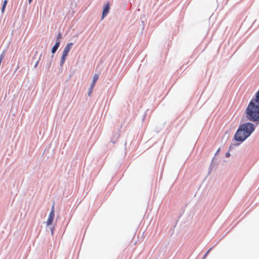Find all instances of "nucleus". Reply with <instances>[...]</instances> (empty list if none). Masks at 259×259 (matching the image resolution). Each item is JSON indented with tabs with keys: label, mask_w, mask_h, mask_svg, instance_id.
I'll use <instances>...</instances> for the list:
<instances>
[{
	"label": "nucleus",
	"mask_w": 259,
	"mask_h": 259,
	"mask_svg": "<svg viewBox=\"0 0 259 259\" xmlns=\"http://www.w3.org/2000/svg\"><path fill=\"white\" fill-rule=\"evenodd\" d=\"M244 113L248 120L259 123V90L256 94L255 98L249 103Z\"/></svg>",
	"instance_id": "f257e3e1"
},
{
	"label": "nucleus",
	"mask_w": 259,
	"mask_h": 259,
	"mask_svg": "<svg viewBox=\"0 0 259 259\" xmlns=\"http://www.w3.org/2000/svg\"><path fill=\"white\" fill-rule=\"evenodd\" d=\"M255 126L251 122H246L240 125L234 135V139L238 142H243L254 131Z\"/></svg>",
	"instance_id": "f03ea898"
},
{
	"label": "nucleus",
	"mask_w": 259,
	"mask_h": 259,
	"mask_svg": "<svg viewBox=\"0 0 259 259\" xmlns=\"http://www.w3.org/2000/svg\"><path fill=\"white\" fill-rule=\"evenodd\" d=\"M73 43L70 42L68 43L66 45L65 47L64 48L63 52L60 61V65L62 66L66 59L67 56L68 55L69 52L71 50L72 47L73 46Z\"/></svg>",
	"instance_id": "7ed1b4c3"
},
{
	"label": "nucleus",
	"mask_w": 259,
	"mask_h": 259,
	"mask_svg": "<svg viewBox=\"0 0 259 259\" xmlns=\"http://www.w3.org/2000/svg\"><path fill=\"white\" fill-rule=\"evenodd\" d=\"M110 10V4L108 2L106 4L105 6H104L102 12V19H103L109 13Z\"/></svg>",
	"instance_id": "20e7f679"
},
{
	"label": "nucleus",
	"mask_w": 259,
	"mask_h": 259,
	"mask_svg": "<svg viewBox=\"0 0 259 259\" xmlns=\"http://www.w3.org/2000/svg\"><path fill=\"white\" fill-rule=\"evenodd\" d=\"M54 217L55 214L50 213L48 219L46 222L47 226H49L52 225Z\"/></svg>",
	"instance_id": "39448f33"
},
{
	"label": "nucleus",
	"mask_w": 259,
	"mask_h": 259,
	"mask_svg": "<svg viewBox=\"0 0 259 259\" xmlns=\"http://www.w3.org/2000/svg\"><path fill=\"white\" fill-rule=\"evenodd\" d=\"M98 78H99L98 75L97 74H95L93 77L92 83L91 84V90H92L93 89V88L94 87V86L95 85V84H96L97 80L98 79Z\"/></svg>",
	"instance_id": "423d86ee"
},
{
	"label": "nucleus",
	"mask_w": 259,
	"mask_h": 259,
	"mask_svg": "<svg viewBox=\"0 0 259 259\" xmlns=\"http://www.w3.org/2000/svg\"><path fill=\"white\" fill-rule=\"evenodd\" d=\"M60 44V41H56L55 46L53 47L52 50V53L53 54L55 53L56 52V51L59 47Z\"/></svg>",
	"instance_id": "0eeeda50"
},
{
	"label": "nucleus",
	"mask_w": 259,
	"mask_h": 259,
	"mask_svg": "<svg viewBox=\"0 0 259 259\" xmlns=\"http://www.w3.org/2000/svg\"><path fill=\"white\" fill-rule=\"evenodd\" d=\"M51 213L55 214V204L53 203L50 212Z\"/></svg>",
	"instance_id": "6e6552de"
},
{
	"label": "nucleus",
	"mask_w": 259,
	"mask_h": 259,
	"mask_svg": "<svg viewBox=\"0 0 259 259\" xmlns=\"http://www.w3.org/2000/svg\"><path fill=\"white\" fill-rule=\"evenodd\" d=\"M61 37H62L61 33H58V34L57 35V36L56 41H60V39L61 38Z\"/></svg>",
	"instance_id": "1a4fd4ad"
},
{
	"label": "nucleus",
	"mask_w": 259,
	"mask_h": 259,
	"mask_svg": "<svg viewBox=\"0 0 259 259\" xmlns=\"http://www.w3.org/2000/svg\"><path fill=\"white\" fill-rule=\"evenodd\" d=\"M4 57V53H2L1 55H0V61L2 62L3 58Z\"/></svg>",
	"instance_id": "9d476101"
},
{
	"label": "nucleus",
	"mask_w": 259,
	"mask_h": 259,
	"mask_svg": "<svg viewBox=\"0 0 259 259\" xmlns=\"http://www.w3.org/2000/svg\"><path fill=\"white\" fill-rule=\"evenodd\" d=\"M6 6L3 5L2 8V13H4V11H5V8H6Z\"/></svg>",
	"instance_id": "9b49d317"
},
{
	"label": "nucleus",
	"mask_w": 259,
	"mask_h": 259,
	"mask_svg": "<svg viewBox=\"0 0 259 259\" xmlns=\"http://www.w3.org/2000/svg\"><path fill=\"white\" fill-rule=\"evenodd\" d=\"M7 3H8V1L7 0H5L3 2V6H6L7 4Z\"/></svg>",
	"instance_id": "f8f14e48"
},
{
	"label": "nucleus",
	"mask_w": 259,
	"mask_h": 259,
	"mask_svg": "<svg viewBox=\"0 0 259 259\" xmlns=\"http://www.w3.org/2000/svg\"><path fill=\"white\" fill-rule=\"evenodd\" d=\"M230 156V154L229 152H227L226 153V157H229V156Z\"/></svg>",
	"instance_id": "ddd939ff"
},
{
	"label": "nucleus",
	"mask_w": 259,
	"mask_h": 259,
	"mask_svg": "<svg viewBox=\"0 0 259 259\" xmlns=\"http://www.w3.org/2000/svg\"><path fill=\"white\" fill-rule=\"evenodd\" d=\"M38 64V61H37V62L35 63V64L34 65V67H36L37 66Z\"/></svg>",
	"instance_id": "4468645a"
},
{
	"label": "nucleus",
	"mask_w": 259,
	"mask_h": 259,
	"mask_svg": "<svg viewBox=\"0 0 259 259\" xmlns=\"http://www.w3.org/2000/svg\"><path fill=\"white\" fill-rule=\"evenodd\" d=\"M32 1V0H29V3H31V1Z\"/></svg>",
	"instance_id": "2eb2a0df"
}]
</instances>
